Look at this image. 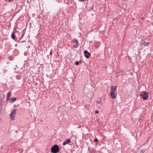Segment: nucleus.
Segmentation results:
<instances>
[{
	"instance_id": "dca6fc26",
	"label": "nucleus",
	"mask_w": 153,
	"mask_h": 153,
	"mask_svg": "<svg viewBox=\"0 0 153 153\" xmlns=\"http://www.w3.org/2000/svg\"><path fill=\"white\" fill-rule=\"evenodd\" d=\"M79 0L80 1H82V2H84V0Z\"/></svg>"
},
{
	"instance_id": "423d86ee",
	"label": "nucleus",
	"mask_w": 153,
	"mask_h": 153,
	"mask_svg": "<svg viewBox=\"0 0 153 153\" xmlns=\"http://www.w3.org/2000/svg\"><path fill=\"white\" fill-rule=\"evenodd\" d=\"M84 55L87 58H88L89 57V56L91 55V54L88 53L87 51H84Z\"/></svg>"
},
{
	"instance_id": "0eeeda50",
	"label": "nucleus",
	"mask_w": 153,
	"mask_h": 153,
	"mask_svg": "<svg viewBox=\"0 0 153 153\" xmlns=\"http://www.w3.org/2000/svg\"><path fill=\"white\" fill-rule=\"evenodd\" d=\"M10 95H11V93L10 92H8L7 93V100H8L9 98L10 97Z\"/></svg>"
},
{
	"instance_id": "1a4fd4ad",
	"label": "nucleus",
	"mask_w": 153,
	"mask_h": 153,
	"mask_svg": "<svg viewBox=\"0 0 153 153\" xmlns=\"http://www.w3.org/2000/svg\"><path fill=\"white\" fill-rule=\"evenodd\" d=\"M11 38L13 39H14V38H15V35L13 33H12V34L11 35Z\"/></svg>"
},
{
	"instance_id": "6e6552de",
	"label": "nucleus",
	"mask_w": 153,
	"mask_h": 153,
	"mask_svg": "<svg viewBox=\"0 0 153 153\" xmlns=\"http://www.w3.org/2000/svg\"><path fill=\"white\" fill-rule=\"evenodd\" d=\"M16 100V98H14L13 99H12L10 101V103H12L14 101H15Z\"/></svg>"
},
{
	"instance_id": "f257e3e1",
	"label": "nucleus",
	"mask_w": 153,
	"mask_h": 153,
	"mask_svg": "<svg viewBox=\"0 0 153 153\" xmlns=\"http://www.w3.org/2000/svg\"><path fill=\"white\" fill-rule=\"evenodd\" d=\"M117 87L116 86H111L110 92V96L113 99H115L117 96Z\"/></svg>"
},
{
	"instance_id": "ddd939ff",
	"label": "nucleus",
	"mask_w": 153,
	"mask_h": 153,
	"mask_svg": "<svg viewBox=\"0 0 153 153\" xmlns=\"http://www.w3.org/2000/svg\"><path fill=\"white\" fill-rule=\"evenodd\" d=\"M94 141L95 142H97L98 141V140L97 139V138H95V140H94Z\"/></svg>"
},
{
	"instance_id": "4468645a",
	"label": "nucleus",
	"mask_w": 153,
	"mask_h": 153,
	"mask_svg": "<svg viewBox=\"0 0 153 153\" xmlns=\"http://www.w3.org/2000/svg\"><path fill=\"white\" fill-rule=\"evenodd\" d=\"M95 113L98 114L99 113V111H96L95 112Z\"/></svg>"
},
{
	"instance_id": "6ab92c4d",
	"label": "nucleus",
	"mask_w": 153,
	"mask_h": 153,
	"mask_svg": "<svg viewBox=\"0 0 153 153\" xmlns=\"http://www.w3.org/2000/svg\"><path fill=\"white\" fill-rule=\"evenodd\" d=\"M141 153H143V152H142V153H141Z\"/></svg>"
},
{
	"instance_id": "9d476101",
	"label": "nucleus",
	"mask_w": 153,
	"mask_h": 153,
	"mask_svg": "<svg viewBox=\"0 0 153 153\" xmlns=\"http://www.w3.org/2000/svg\"><path fill=\"white\" fill-rule=\"evenodd\" d=\"M66 142L67 143H70L71 142V140L70 139H68L66 140Z\"/></svg>"
},
{
	"instance_id": "aec40b11",
	"label": "nucleus",
	"mask_w": 153,
	"mask_h": 153,
	"mask_svg": "<svg viewBox=\"0 0 153 153\" xmlns=\"http://www.w3.org/2000/svg\"><path fill=\"white\" fill-rule=\"evenodd\" d=\"M9 1V0H8Z\"/></svg>"
},
{
	"instance_id": "20e7f679",
	"label": "nucleus",
	"mask_w": 153,
	"mask_h": 153,
	"mask_svg": "<svg viewBox=\"0 0 153 153\" xmlns=\"http://www.w3.org/2000/svg\"><path fill=\"white\" fill-rule=\"evenodd\" d=\"M140 97L141 98H143L144 100H146L148 98V95L147 93L145 91H143L140 94Z\"/></svg>"
},
{
	"instance_id": "39448f33",
	"label": "nucleus",
	"mask_w": 153,
	"mask_h": 153,
	"mask_svg": "<svg viewBox=\"0 0 153 153\" xmlns=\"http://www.w3.org/2000/svg\"><path fill=\"white\" fill-rule=\"evenodd\" d=\"M140 44L142 45H143L144 46H148L149 44V42H146L142 40L140 42Z\"/></svg>"
},
{
	"instance_id": "2eb2a0df",
	"label": "nucleus",
	"mask_w": 153,
	"mask_h": 153,
	"mask_svg": "<svg viewBox=\"0 0 153 153\" xmlns=\"http://www.w3.org/2000/svg\"><path fill=\"white\" fill-rule=\"evenodd\" d=\"M97 103L98 104H100V101H98L97 102Z\"/></svg>"
},
{
	"instance_id": "7ed1b4c3",
	"label": "nucleus",
	"mask_w": 153,
	"mask_h": 153,
	"mask_svg": "<svg viewBox=\"0 0 153 153\" xmlns=\"http://www.w3.org/2000/svg\"><path fill=\"white\" fill-rule=\"evenodd\" d=\"M16 109H14L10 114L11 119L12 120H14L16 114Z\"/></svg>"
},
{
	"instance_id": "f03ea898",
	"label": "nucleus",
	"mask_w": 153,
	"mask_h": 153,
	"mask_svg": "<svg viewBox=\"0 0 153 153\" xmlns=\"http://www.w3.org/2000/svg\"><path fill=\"white\" fill-rule=\"evenodd\" d=\"M59 151V149L58 146L55 145L52 147L51 148V152L53 153H56Z\"/></svg>"
},
{
	"instance_id": "a211bd4d",
	"label": "nucleus",
	"mask_w": 153,
	"mask_h": 153,
	"mask_svg": "<svg viewBox=\"0 0 153 153\" xmlns=\"http://www.w3.org/2000/svg\"><path fill=\"white\" fill-rule=\"evenodd\" d=\"M79 62H81V60H80V61H79Z\"/></svg>"
},
{
	"instance_id": "f8f14e48",
	"label": "nucleus",
	"mask_w": 153,
	"mask_h": 153,
	"mask_svg": "<svg viewBox=\"0 0 153 153\" xmlns=\"http://www.w3.org/2000/svg\"><path fill=\"white\" fill-rule=\"evenodd\" d=\"M67 143V142L66 141H65L63 143V145H65Z\"/></svg>"
},
{
	"instance_id": "f3484780",
	"label": "nucleus",
	"mask_w": 153,
	"mask_h": 153,
	"mask_svg": "<svg viewBox=\"0 0 153 153\" xmlns=\"http://www.w3.org/2000/svg\"><path fill=\"white\" fill-rule=\"evenodd\" d=\"M6 1H7V0H5ZM10 0H9V1L10 2Z\"/></svg>"
},
{
	"instance_id": "9b49d317",
	"label": "nucleus",
	"mask_w": 153,
	"mask_h": 153,
	"mask_svg": "<svg viewBox=\"0 0 153 153\" xmlns=\"http://www.w3.org/2000/svg\"><path fill=\"white\" fill-rule=\"evenodd\" d=\"M75 64L76 65H79V63L78 61H76L75 62Z\"/></svg>"
}]
</instances>
